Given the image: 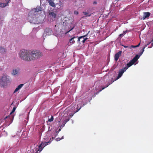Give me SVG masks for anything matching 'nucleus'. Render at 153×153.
Here are the masks:
<instances>
[{"label": "nucleus", "mask_w": 153, "mask_h": 153, "mask_svg": "<svg viewBox=\"0 0 153 153\" xmlns=\"http://www.w3.org/2000/svg\"><path fill=\"white\" fill-rule=\"evenodd\" d=\"M89 32L90 31H89L84 36L78 37L77 41L78 42H79V44H80L81 42L83 43H85V41L88 39V38L85 37L88 35L89 33Z\"/></svg>", "instance_id": "7"}, {"label": "nucleus", "mask_w": 153, "mask_h": 153, "mask_svg": "<svg viewBox=\"0 0 153 153\" xmlns=\"http://www.w3.org/2000/svg\"><path fill=\"white\" fill-rule=\"evenodd\" d=\"M83 13L86 16H90L91 15V14H89L88 12H83Z\"/></svg>", "instance_id": "23"}, {"label": "nucleus", "mask_w": 153, "mask_h": 153, "mask_svg": "<svg viewBox=\"0 0 153 153\" xmlns=\"http://www.w3.org/2000/svg\"><path fill=\"white\" fill-rule=\"evenodd\" d=\"M63 139V136H62L61 139Z\"/></svg>", "instance_id": "38"}, {"label": "nucleus", "mask_w": 153, "mask_h": 153, "mask_svg": "<svg viewBox=\"0 0 153 153\" xmlns=\"http://www.w3.org/2000/svg\"><path fill=\"white\" fill-rule=\"evenodd\" d=\"M153 43H152V44H151V46H150V47H148V48H151L153 46Z\"/></svg>", "instance_id": "30"}, {"label": "nucleus", "mask_w": 153, "mask_h": 153, "mask_svg": "<svg viewBox=\"0 0 153 153\" xmlns=\"http://www.w3.org/2000/svg\"><path fill=\"white\" fill-rule=\"evenodd\" d=\"M7 118V117H6V118Z\"/></svg>", "instance_id": "42"}, {"label": "nucleus", "mask_w": 153, "mask_h": 153, "mask_svg": "<svg viewBox=\"0 0 153 153\" xmlns=\"http://www.w3.org/2000/svg\"><path fill=\"white\" fill-rule=\"evenodd\" d=\"M124 47H125V48H127V47H127V46H124Z\"/></svg>", "instance_id": "40"}, {"label": "nucleus", "mask_w": 153, "mask_h": 153, "mask_svg": "<svg viewBox=\"0 0 153 153\" xmlns=\"http://www.w3.org/2000/svg\"><path fill=\"white\" fill-rule=\"evenodd\" d=\"M147 46V45L146 44L145 45L144 47L143 48L145 49Z\"/></svg>", "instance_id": "34"}, {"label": "nucleus", "mask_w": 153, "mask_h": 153, "mask_svg": "<svg viewBox=\"0 0 153 153\" xmlns=\"http://www.w3.org/2000/svg\"><path fill=\"white\" fill-rule=\"evenodd\" d=\"M16 107H15L13 108L11 112L10 113V114L13 113L16 110Z\"/></svg>", "instance_id": "26"}, {"label": "nucleus", "mask_w": 153, "mask_h": 153, "mask_svg": "<svg viewBox=\"0 0 153 153\" xmlns=\"http://www.w3.org/2000/svg\"><path fill=\"white\" fill-rule=\"evenodd\" d=\"M57 2L56 3V6L57 9H62L63 6V3L61 2L60 0H58Z\"/></svg>", "instance_id": "11"}, {"label": "nucleus", "mask_w": 153, "mask_h": 153, "mask_svg": "<svg viewBox=\"0 0 153 153\" xmlns=\"http://www.w3.org/2000/svg\"><path fill=\"white\" fill-rule=\"evenodd\" d=\"M59 132V131H56V133L58 134V133Z\"/></svg>", "instance_id": "36"}, {"label": "nucleus", "mask_w": 153, "mask_h": 153, "mask_svg": "<svg viewBox=\"0 0 153 153\" xmlns=\"http://www.w3.org/2000/svg\"><path fill=\"white\" fill-rule=\"evenodd\" d=\"M56 16L57 14L53 12H49L48 15V18L51 19L52 21L55 20L56 18Z\"/></svg>", "instance_id": "9"}, {"label": "nucleus", "mask_w": 153, "mask_h": 153, "mask_svg": "<svg viewBox=\"0 0 153 153\" xmlns=\"http://www.w3.org/2000/svg\"><path fill=\"white\" fill-rule=\"evenodd\" d=\"M74 14L75 15H77L78 14V12L77 11H75L74 12Z\"/></svg>", "instance_id": "29"}, {"label": "nucleus", "mask_w": 153, "mask_h": 153, "mask_svg": "<svg viewBox=\"0 0 153 153\" xmlns=\"http://www.w3.org/2000/svg\"><path fill=\"white\" fill-rule=\"evenodd\" d=\"M127 31H128L127 30H126L125 32L124 31H123V33L120 34L119 35V37H121V36H123L124 35V34H125V33L126 32H127Z\"/></svg>", "instance_id": "25"}, {"label": "nucleus", "mask_w": 153, "mask_h": 153, "mask_svg": "<svg viewBox=\"0 0 153 153\" xmlns=\"http://www.w3.org/2000/svg\"><path fill=\"white\" fill-rule=\"evenodd\" d=\"M53 118L52 116H51V118L48 120V121L49 122H52L53 121Z\"/></svg>", "instance_id": "24"}, {"label": "nucleus", "mask_w": 153, "mask_h": 153, "mask_svg": "<svg viewBox=\"0 0 153 153\" xmlns=\"http://www.w3.org/2000/svg\"><path fill=\"white\" fill-rule=\"evenodd\" d=\"M30 50H23L20 52L19 56L21 59L24 60L30 61Z\"/></svg>", "instance_id": "3"}, {"label": "nucleus", "mask_w": 153, "mask_h": 153, "mask_svg": "<svg viewBox=\"0 0 153 153\" xmlns=\"http://www.w3.org/2000/svg\"><path fill=\"white\" fill-rule=\"evenodd\" d=\"M93 4H97V1H94L93 3Z\"/></svg>", "instance_id": "32"}, {"label": "nucleus", "mask_w": 153, "mask_h": 153, "mask_svg": "<svg viewBox=\"0 0 153 153\" xmlns=\"http://www.w3.org/2000/svg\"><path fill=\"white\" fill-rule=\"evenodd\" d=\"M135 46H133V45H132L131 46V47H132V48H135Z\"/></svg>", "instance_id": "37"}, {"label": "nucleus", "mask_w": 153, "mask_h": 153, "mask_svg": "<svg viewBox=\"0 0 153 153\" xmlns=\"http://www.w3.org/2000/svg\"><path fill=\"white\" fill-rule=\"evenodd\" d=\"M122 53V51H120L118 53H116L114 56V60L115 61H117L119 57L121 56Z\"/></svg>", "instance_id": "12"}, {"label": "nucleus", "mask_w": 153, "mask_h": 153, "mask_svg": "<svg viewBox=\"0 0 153 153\" xmlns=\"http://www.w3.org/2000/svg\"><path fill=\"white\" fill-rule=\"evenodd\" d=\"M153 29H151L150 30H149L148 31L149 33L150 32H152V40L150 42H149L148 43H147V44H146L147 46L151 42H152L153 41Z\"/></svg>", "instance_id": "19"}, {"label": "nucleus", "mask_w": 153, "mask_h": 153, "mask_svg": "<svg viewBox=\"0 0 153 153\" xmlns=\"http://www.w3.org/2000/svg\"><path fill=\"white\" fill-rule=\"evenodd\" d=\"M76 38V37L75 36H74L72 37V38L70 39L69 42V44H70V45H72L75 43V42L74 39Z\"/></svg>", "instance_id": "16"}, {"label": "nucleus", "mask_w": 153, "mask_h": 153, "mask_svg": "<svg viewBox=\"0 0 153 153\" xmlns=\"http://www.w3.org/2000/svg\"><path fill=\"white\" fill-rule=\"evenodd\" d=\"M24 85V84H20L19 85H18L14 91V93H15L16 92H17L18 90L22 88V87Z\"/></svg>", "instance_id": "14"}, {"label": "nucleus", "mask_w": 153, "mask_h": 153, "mask_svg": "<svg viewBox=\"0 0 153 153\" xmlns=\"http://www.w3.org/2000/svg\"><path fill=\"white\" fill-rule=\"evenodd\" d=\"M57 134L56 133L55 134V136H54V137H56V136H57Z\"/></svg>", "instance_id": "35"}, {"label": "nucleus", "mask_w": 153, "mask_h": 153, "mask_svg": "<svg viewBox=\"0 0 153 153\" xmlns=\"http://www.w3.org/2000/svg\"><path fill=\"white\" fill-rule=\"evenodd\" d=\"M140 43H139L138 45H137L136 46H135V47H138L140 46Z\"/></svg>", "instance_id": "31"}, {"label": "nucleus", "mask_w": 153, "mask_h": 153, "mask_svg": "<svg viewBox=\"0 0 153 153\" xmlns=\"http://www.w3.org/2000/svg\"><path fill=\"white\" fill-rule=\"evenodd\" d=\"M111 84V83H108L105 86H102V89L101 90H100L99 91V92H100L102 90H103L105 88L108 87L109 85H110Z\"/></svg>", "instance_id": "22"}, {"label": "nucleus", "mask_w": 153, "mask_h": 153, "mask_svg": "<svg viewBox=\"0 0 153 153\" xmlns=\"http://www.w3.org/2000/svg\"><path fill=\"white\" fill-rule=\"evenodd\" d=\"M30 61L31 60L36 59L40 58L42 56L41 52L37 51L30 50Z\"/></svg>", "instance_id": "4"}, {"label": "nucleus", "mask_w": 153, "mask_h": 153, "mask_svg": "<svg viewBox=\"0 0 153 153\" xmlns=\"http://www.w3.org/2000/svg\"><path fill=\"white\" fill-rule=\"evenodd\" d=\"M59 30V29H54V30H55V31L57 32V33H55L56 34L55 35L56 36H57L59 35L62 36L63 35L65 34L69 33H71L73 32V31H72L73 29H70L69 30L66 32H65V29H60V30H59L58 31V30ZM68 34L70 36L72 37V36L70 35L69 33H68Z\"/></svg>", "instance_id": "6"}, {"label": "nucleus", "mask_w": 153, "mask_h": 153, "mask_svg": "<svg viewBox=\"0 0 153 153\" xmlns=\"http://www.w3.org/2000/svg\"><path fill=\"white\" fill-rule=\"evenodd\" d=\"M81 108V107H80V108L79 109H78L76 111H75L73 114H69V116H70L71 117H72L74 115V114L75 113L77 112Z\"/></svg>", "instance_id": "21"}, {"label": "nucleus", "mask_w": 153, "mask_h": 153, "mask_svg": "<svg viewBox=\"0 0 153 153\" xmlns=\"http://www.w3.org/2000/svg\"><path fill=\"white\" fill-rule=\"evenodd\" d=\"M53 31L52 29H45L43 36V37H45L47 36H49L53 33Z\"/></svg>", "instance_id": "10"}, {"label": "nucleus", "mask_w": 153, "mask_h": 153, "mask_svg": "<svg viewBox=\"0 0 153 153\" xmlns=\"http://www.w3.org/2000/svg\"><path fill=\"white\" fill-rule=\"evenodd\" d=\"M61 131V129H59V130H58V131Z\"/></svg>", "instance_id": "39"}, {"label": "nucleus", "mask_w": 153, "mask_h": 153, "mask_svg": "<svg viewBox=\"0 0 153 153\" xmlns=\"http://www.w3.org/2000/svg\"><path fill=\"white\" fill-rule=\"evenodd\" d=\"M150 15V13L149 12L144 13L143 17V19H145L146 18L149 17Z\"/></svg>", "instance_id": "15"}, {"label": "nucleus", "mask_w": 153, "mask_h": 153, "mask_svg": "<svg viewBox=\"0 0 153 153\" xmlns=\"http://www.w3.org/2000/svg\"><path fill=\"white\" fill-rule=\"evenodd\" d=\"M6 50L4 48L2 47H0V53H4L6 52Z\"/></svg>", "instance_id": "18"}, {"label": "nucleus", "mask_w": 153, "mask_h": 153, "mask_svg": "<svg viewBox=\"0 0 153 153\" xmlns=\"http://www.w3.org/2000/svg\"><path fill=\"white\" fill-rule=\"evenodd\" d=\"M65 124H66V123H65L63 121L62 124L61 126L62 127H64L65 126Z\"/></svg>", "instance_id": "28"}, {"label": "nucleus", "mask_w": 153, "mask_h": 153, "mask_svg": "<svg viewBox=\"0 0 153 153\" xmlns=\"http://www.w3.org/2000/svg\"><path fill=\"white\" fill-rule=\"evenodd\" d=\"M50 141H48V142H42L39 146V149L37 151V152L39 151L41 152L43 149V148L46 146L48 145V144L50 143Z\"/></svg>", "instance_id": "8"}, {"label": "nucleus", "mask_w": 153, "mask_h": 153, "mask_svg": "<svg viewBox=\"0 0 153 153\" xmlns=\"http://www.w3.org/2000/svg\"><path fill=\"white\" fill-rule=\"evenodd\" d=\"M61 139L60 138H56V140L57 141H58L59 140H60Z\"/></svg>", "instance_id": "33"}, {"label": "nucleus", "mask_w": 153, "mask_h": 153, "mask_svg": "<svg viewBox=\"0 0 153 153\" xmlns=\"http://www.w3.org/2000/svg\"><path fill=\"white\" fill-rule=\"evenodd\" d=\"M9 1L10 0H5V1H6V3H0V7H4L7 6L9 3Z\"/></svg>", "instance_id": "13"}, {"label": "nucleus", "mask_w": 153, "mask_h": 153, "mask_svg": "<svg viewBox=\"0 0 153 153\" xmlns=\"http://www.w3.org/2000/svg\"><path fill=\"white\" fill-rule=\"evenodd\" d=\"M18 73V71L16 69H13V70L12 74L13 75H15Z\"/></svg>", "instance_id": "20"}, {"label": "nucleus", "mask_w": 153, "mask_h": 153, "mask_svg": "<svg viewBox=\"0 0 153 153\" xmlns=\"http://www.w3.org/2000/svg\"><path fill=\"white\" fill-rule=\"evenodd\" d=\"M52 138V139H54V138H53V137Z\"/></svg>", "instance_id": "41"}, {"label": "nucleus", "mask_w": 153, "mask_h": 153, "mask_svg": "<svg viewBox=\"0 0 153 153\" xmlns=\"http://www.w3.org/2000/svg\"><path fill=\"white\" fill-rule=\"evenodd\" d=\"M10 82V81L6 75L3 76L0 80V85L1 87L7 85Z\"/></svg>", "instance_id": "5"}, {"label": "nucleus", "mask_w": 153, "mask_h": 153, "mask_svg": "<svg viewBox=\"0 0 153 153\" xmlns=\"http://www.w3.org/2000/svg\"><path fill=\"white\" fill-rule=\"evenodd\" d=\"M139 56L138 55H136L127 64V66L124 68L121 69L119 70L118 76L117 77L116 80H117L120 78L123 75V73L128 68L131 66L139 58Z\"/></svg>", "instance_id": "2"}, {"label": "nucleus", "mask_w": 153, "mask_h": 153, "mask_svg": "<svg viewBox=\"0 0 153 153\" xmlns=\"http://www.w3.org/2000/svg\"><path fill=\"white\" fill-rule=\"evenodd\" d=\"M39 11L41 12V13H42V15L45 14L44 11L42 10V8L40 7H37L36 8H34L30 11L27 18L28 21L30 23L34 24L39 23V21H38V17H36L38 13H36Z\"/></svg>", "instance_id": "1"}, {"label": "nucleus", "mask_w": 153, "mask_h": 153, "mask_svg": "<svg viewBox=\"0 0 153 153\" xmlns=\"http://www.w3.org/2000/svg\"><path fill=\"white\" fill-rule=\"evenodd\" d=\"M144 49H145L144 48H143L141 50V51H140V55H141L143 54V52L144 51Z\"/></svg>", "instance_id": "27"}, {"label": "nucleus", "mask_w": 153, "mask_h": 153, "mask_svg": "<svg viewBox=\"0 0 153 153\" xmlns=\"http://www.w3.org/2000/svg\"><path fill=\"white\" fill-rule=\"evenodd\" d=\"M62 118H63V119H64L63 121L65 123L68 121L70 119L69 117H67L65 116L64 115L62 117Z\"/></svg>", "instance_id": "17"}]
</instances>
